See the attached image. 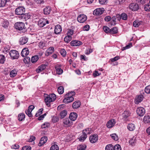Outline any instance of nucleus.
<instances>
[{
	"label": "nucleus",
	"instance_id": "55",
	"mask_svg": "<svg viewBox=\"0 0 150 150\" xmlns=\"http://www.w3.org/2000/svg\"><path fill=\"white\" fill-rule=\"evenodd\" d=\"M145 91L147 93H150V85L148 86L145 87Z\"/></svg>",
	"mask_w": 150,
	"mask_h": 150
},
{
	"label": "nucleus",
	"instance_id": "51",
	"mask_svg": "<svg viewBox=\"0 0 150 150\" xmlns=\"http://www.w3.org/2000/svg\"><path fill=\"white\" fill-rule=\"evenodd\" d=\"M31 147L30 146H25L22 147L21 150H30Z\"/></svg>",
	"mask_w": 150,
	"mask_h": 150
},
{
	"label": "nucleus",
	"instance_id": "58",
	"mask_svg": "<svg viewBox=\"0 0 150 150\" xmlns=\"http://www.w3.org/2000/svg\"><path fill=\"white\" fill-rule=\"evenodd\" d=\"M61 54L63 56L65 57L66 55V52L65 50L64 49H62L60 51Z\"/></svg>",
	"mask_w": 150,
	"mask_h": 150
},
{
	"label": "nucleus",
	"instance_id": "40",
	"mask_svg": "<svg viewBox=\"0 0 150 150\" xmlns=\"http://www.w3.org/2000/svg\"><path fill=\"white\" fill-rule=\"evenodd\" d=\"M104 32L106 33H109L110 34V29L108 27L106 26H104L103 28Z\"/></svg>",
	"mask_w": 150,
	"mask_h": 150
},
{
	"label": "nucleus",
	"instance_id": "43",
	"mask_svg": "<svg viewBox=\"0 0 150 150\" xmlns=\"http://www.w3.org/2000/svg\"><path fill=\"white\" fill-rule=\"evenodd\" d=\"M113 146L112 144L107 145L105 148V150H113Z\"/></svg>",
	"mask_w": 150,
	"mask_h": 150
},
{
	"label": "nucleus",
	"instance_id": "8",
	"mask_svg": "<svg viewBox=\"0 0 150 150\" xmlns=\"http://www.w3.org/2000/svg\"><path fill=\"white\" fill-rule=\"evenodd\" d=\"M136 112L137 114L139 116H142L145 113V110L142 107H139L137 109Z\"/></svg>",
	"mask_w": 150,
	"mask_h": 150
},
{
	"label": "nucleus",
	"instance_id": "13",
	"mask_svg": "<svg viewBox=\"0 0 150 150\" xmlns=\"http://www.w3.org/2000/svg\"><path fill=\"white\" fill-rule=\"evenodd\" d=\"M89 140L91 143H94L96 142L98 140L97 135L94 134L90 136L89 137Z\"/></svg>",
	"mask_w": 150,
	"mask_h": 150
},
{
	"label": "nucleus",
	"instance_id": "28",
	"mask_svg": "<svg viewBox=\"0 0 150 150\" xmlns=\"http://www.w3.org/2000/svg\"><path fill=\"white\" fill-rule=\"evenodd\" d=\"M17 74V71L15 69H14L10 72V76L11 77L15 76Z\"/></svg>",
	"mask_w": 150,
	"mask_h": 150
},
{
	"label": "nucleus",
	"instance_id": "62",
	"mask_svg": "<svg viewBox=\"0 0 150 150\" xmlns=\"http://www.w3.org/2000/svg\"><path fill=\"white\" fill-rule=\"evenodd\" d=\"M11 148L13 149H18L19 147V146L17 144H15L13 145H12L11 146Z\"/></svg>",
	"mask_w": 150,
	"mask_h": 150
},
{
	"label": "nucleus",
	"instance_id": "31",
	"mask_svg": "<svg viewBox=\"0 0 150 150\" xmlns=\"http://www.w3.org/2000/svg\"><path fill=\"white\" fill-rule=\"evenodd\" d=\"M67 112L65 110H64L61 112L60 114V117L61 118H63L67 115Z\"/></svg>",
	"mask_w": 150,
	"mask_h": 150
},
{
	"label": "nucleus",
	"instance_id": "10",
	"mask_svg": "<svg viewBox=\"0 0 150 150\" xmlns=\"http://www.w3.org/2000/svg\"><path fill=\"white\" fill-rule=\"evenodd\" d=\"M49 23V21L44 18H41L38 22V24L41 27H43L46 24Z\"/></svg>",
	"mask_w": 150,
	"mask_h": 150
},
{
	"label": "nucleus",
	"instance_id": "5",
	"mask_svg": "<svg viewBox=\"0 0 150 150\" xmlns=\"http://www.w3.org/2000/svg\"><path fill=\"white\" fill-rule=\"evenodd\" d=\"M129 9L132 11H135L138 10L139 7L138 4L136 3H131L128 6Z\"/></svg>",
	"mask_w": 150,
	"mask_h": 150
},
{
	"label": "nucleus",
	"instance_id": "14",
	"mask_svg": "<svg viewBox=\"0 0 150 150\" xmlns=\"http://www.w3.org/2000/svg\"><path fill=\"white\" fill-rule=\"evenodd\" d=\"M62 31L61 26L59 25H57L55 27L54 33L56 34L60 33Z\"/></svg>",
	"mask_w": 150,
	"mask_h": 150
},
{
	"label": "nucleus",
	"instance_id": "27",
	"mask_svg": "<svg viewBox=\"0 0 150 150\" xmlns=\"http://www.w3.org/2000/svg\"><path fill=\"white\" fill-rule=\"evenodd\" d=\"M135 128V126L134 124L131 123L129 124L127 126V128L130 131H133Z\"/></svg>",
	"mask_w": 150,
	"mask_h": 150
},
{
	"label": "nucleus",
	"instance_id": "37",
	"mask_svg": "<svg viewBox=\"0 0 150 150\" xmlns=\"http://www.w3.org/2000/svg\"><path fill=\"white\" fill-rule=\"evenodd\" d=\"M130 113L127 111H125L122 114V117L124 118H126L129 117Z\"/></svg>",
	"mask_w": 150,
	"mask_h": 150
},
{
	"label": "nucleus",
	"instance_id": "12",
	"mask_svg": "<svg viewBox=\"0 0 150 150\" xmlns=\"http://www.w3.org/2000/svg\"><path fill=\"white\" fill-rule=\"evenodd\" d=\"M115 123V120L114 119H112L108 122L106 126L108 128H111L114 126Z\"/></svg>",
	"mask_w": 150,
	"mask_h": 150
},
{
	"label": "nucleus",
	"instance_id": "57",
	"mask_svg": "<svg viewBox=\"0 0 150 150\" xmlns=\"http://www.w3.org/2000/svg\"><path fill=\"white\" fill-rule=\"evenodd\" d=\"M50 97V98L53 101H54L56 99V96L54 94H52L50 95L49 96Z\"/></svg>",
	"mask_w": 150,
	"mask_h": 150
},
{
	"label": "nucleus",
	"instance_id": "49",
	"mask_svg": "<svg viewBox=\"0 0 150 150\" xmlns=\"http://www.w3.org/2000/svg\"><path fill=\"white\" fill-rule=\"evenodd\" d=\"M6 60L5 56L1 54V64H3Z\"/></svg>",
	"mask_w": 150,
	"mask_h": 150
},
{
	"label": "nucleus",
	"instance_id": "50",
	"mask_svg": "<svg viewBox=\"0 0 150 150\" xmlns=\"http://www.w3.org/2000/svg\"><path fill=\"white\" fill-rule=\"evenodd\" d=\"M9 0H1V7H3L5 6L7 1H8Z\"/></svg>",
	"mask_w": 150,
	"mask_h": 150
},
{
	"label": "nucleus",
	"instance_id": "32",
	"mask_svg": "<svg viewBox=\"0 0 150 150\" xmlns=\"http://www.w3.org/2000/svg\"><path fill=\"white\" fill-rule=\"evenodd\" d=\"M86 147L85 144H81L79 145L77 147V150H85Z\"/></svg>",
	"mask_w": 150,
	"mask_h": 150
},
{
	"label": "nucleus",
	"instance_id": "20",
	"mask_svg": "<svg viewBox=\"0 0 150 150\" xmlns=\"http://www.w3.org/2000/svg\"><path fill=\"white\" fill-rule=\"evenodd\" d=\"M29 53V51L28 48L23 49L21 53V56L23 57H25L28 55Z\"/></svg>",
	"mask_w": 150,
	"mask_h": 150
},
{
	"label": "nucleus",
	"instance_id": "7",
	"mask_svg": "<svg viewBox=\"0 0 150 150\" xmlns=\"http://www.w3.org/2000/svg\"><path fill=\"white\" fill-rule=\"evenodd\" d=\"M104 11V8H98L93 11V14L95 15H100L103 13Z\"/></svg>",
	"mask_w": 150,
	"mask_h": 150
},
{
	"label": "nucleus",
	"instance_id": "48",
	"mask_svg": "<svg viewBox=\"0 0 150 150\" xmlns=\"http://www.w3.org/2000/svg\"><path fill=\"white\" fill-rule=\"evenodd\" d=\"M121 150V148L119 144H116L114 147L113 150Z\"/></svg>",
	"mask_w": 150,
	"mask_h": 150
},
{
	"label": "nucleus",
	"instance_id": "34",
	"mask_svg": "<svg viewBox=\"0 0 150 150\" xmlns=\"http://www.w3.org/2000/svg\"><path fill=\"white\" fill-rule=\"evenodd\" d=\"M87 138V135L84 133H82L81 137L79 138V140L80 141L83 142Z\"/></svg>",
	"mask_w": 150,
	"mask_h": 150
},
{
	"label": "nucleus",
	"instance_id": "56",
	"mask_svg": "<svg viewBox=\"0 0 150 150\" xmlns=\"http://www.w3.org/2000/svg\"><path fill=\"white\" fill-rule=\"evenodd\" d=\"M132 46V44L130 43L129 45H127L126 46L122 47V51H124L125 50L127 49H128L130 48Z\"/></svg>",
	"mask_w": 150,
	"mask_h": 150
},
{
	"label": "nucleus",
	"instance_id": "39",
	"mask_svg": "<svg viewBox=\"0 0 150 150\" xmlns=\"http://www.w3.org/2000/svg\"><path fill=\"white\" fill-rule=\"evenodd\" d=\"M57 91L60 94H62L64 92V88L62 86L59 87L58 88Z\"/></svg>",
	"mask_w": 150,
	"mask_h": 150
},
{
	"label": "nucleus",
	"instance_id": "1",
	"mask_svg": "<svg viewBox=\"0 0 150 150\" xmlns=\"http://www.w3.org/2000/svg\"><path fill=\"white\" fill-rule=\"evenodd\" d=\"M75 95L74 91H72L65 95V98L64 99L63 102L65 103H68L73 101L74 98L73 96Z\"/></svg>",
	"mask_w": 150,
	"mask_h": 150
},
{
	"label": "nucleus",
	"instance_id": "6",
	"mask_svg": "<svg viewBox=\"0 0 150 150\" xmlns=\"http://www.w3.org/2000/svg\"><path fill=\"white\" fill-rule=\"evenodd\" d=\"M87 16L84 14H80L77 17L78 21L80 23H83L87 20Z\"/></svg>",
	"mask_w": 150,
	"mask_h": 150
},
{
	"label": "nucleus",
	"instance_id": "63",
	"mask_svg": "<svg viewBox=\"0 0 150 150\" xmlns=\"http://www.w3.org/2000/svg\"><path fill=\"white\" fill-rule=\"evenodd\" d=\"M116 17L115 16H113L112 18H111V21H113L114 23H112V24L113 25L115 24V22L116 21Z\"/></svg>",
	"mask_w": 150,
	"mask_h": 150
},
{
	"label": "nucleus",
	"instance_id": "22",
	"mask_svg": "<svg viewBox=\"0 0 150 150\" xmlns=\"http://www.w3.org/2000/svg\"><path fill=\"white\" fill-rule=\"evenodd\" d=\"M54 51V48L53 47H51L49 48L45 52V55L48 56L53 53Z\"/></svg>",
	"mask_w": 150,
	"mask_h": 150
},
{
	"label": "nucleus",
	"instance_id": "24",
	"mask_svg": "<svg viewBox=\"0 0 150 150\" xmlns=\"http://www.w3.org/2000/svg\"><path fill=\"white\" fill-rule=\"evenodd\" d=\"M81 103L79 101L74 102L72 105V107L73 108L76 109L78 108L80 106Z\"/></svg>",
	"mask_w": 150,
	"mask_h": 150
},
{
	"label": "nucleus",
	"instance_id": "19",
	"mask_svg": "<svg viewBox=\"0 0 150 150\" xmlns=\"http://www.w3.org/2000/svg\"><path fill=\"white\" fill-rule=\"evenodd\" d=\"M47 139V137H42L38 144V146H41L45 143Z\"/></svg>",
	"mask_w": 150,
	"mask_h": 150
},
{
	"label": "nucleus",
	"instance_id": "64",
	"mask_svg": "<svg viewBox=\"0 0 150 150\" xmlns=\"http://www.w3.org/2000/svg\"><path fill=\"white\" fill-rule=\"evenodd\" d=\"M8 48L7 47H4V49L2 50V52L6 54L7 52H8Z\"/></svg>",
	"mask_w": 150,
	"mask_h": 150
},
{
	"label": "nucleus",
	"instance_id": "61",
	"mask_svg": "<svg viewBox=\"0 0 150 150\" xmlns=\"http://www.w3.org/2000/svg\"><path fill=\"white\" fill-rule=\"evenodd\" d=\"M26 114L29 117H31L32 116L31 112L30 110H28L25 111Z\"/></svg>",
	"mask_w": 150,
	"mask_h": 150
},
{
	"label": "nucleus",
	"instance_id": "36",
	"mask_svg": "<svg viewBox=\"0 0 150 150\" xmlns=\"http://www.w3.org/2000/svg\"><path fill=\"white\" fill-rule=\"evenodd\" d=\"M18 118L19 121H21L25 118V115L23 113H21L18 115Z\"/></svg>",
	"mask_w": 150,
	"mask_h": 150
},
{
	"label": "nucleus",
	"instance_id": "35",
	"mask_svg": "<svg viewBox=\"0 0 150 150\" xmlns=\"http://www.w3.org/2000/svg\"><path fill=\"white\" fill-rule=\"evenodd\" d=\"M110 34H115L117 33V29L116 27H114L110 29Z\"/></svg>",
	"mask_w": 150,
	"mask_h": 150
},
{
	"label": "nucleus",
	"instance_id": "17",
	"mask_svg": "<svg viewBox=\"0 0 150 150\" xmlns=\"http://www.w3.org/2000/svg\"><path fill=\"white\" fill-rule=\"evenodd\" d=\"M1 26L2 27L5 28L8 27L9 23L8 21L7 20L1 18Z\"/></svg>",
	"mask_w": 150,
	"mask_h": 150
},
{
	"label": "nucleus",
	"instance_id": "60",
	"mask_svg": "<svg viewBox=\"0 0 150 150\" xmlns=\"http://www.w3.org/2000/svg\"><path fill=\"white\" fill-rule=\"evenodd\" d=\"M120 59V57L118 56H117L115 57L111 58L110 60L112 62L116 61Z\"/></svg>",
	"mask_w": 150,
	"mask_h": 150
},
{
	"label": "nucleus",
	"instance_id": "59",
	"mask_svg": "<svg viewBox=\"0 0 150 150\" xmlns=\"http://www.w3.org/2000/svg\"><path fill=\"white\" fill-rule=\"evenodd\" d=\"M73 30L71 29H69L68 30V31L67 33V35H70L71 36L73 34Z\"/></svg>",
	"mask_w": 150,
	"mask_h": 150
},
{
	"label": "nucleus",
	"instance_id": "47",
	"mask_svg": "<svg viewBox=\"0 0 150 150\" xmlns=\"http://www.w3.org/2000/svg\"><path fill=\"white\" fill-rule=\"evenodd\" d=\"M39 47L40 48H44L45 47V44L43 42L41 41L39 43Z\"/></svg>",
	"mask_w": 150,
	"mask_h": 150
},
{
	"label": "nucleus",
	"instance_id": "45",
	"mask_svg": "<svg viewBox=\"0 0 150 150\" xmlns=\"http://www.w3.org/2000/svg\"><path fill=\"white\" fill-rule=\"evenodd\" d=\"M91 131V129L89 128L86 129L82 131V133H84L85 135H87V134H90L91 133L90 132Z\"/></svg>",
	"mask_w": 150,
	"mask_h": 150
},
{
	"label": "nucleus",
	"instance_id": "53",
	"mask_svg": "<svg viewBox=\"0 0 150 150\" xmlns=\"http://www.w3.org/2000/svg\"><path fill=\"white\" fill-rule=\"evenodd\" d=\"M50 125V124L49 123L46 122L42 125L41 127L42 129H45L48 127Z\"/></svg>",
	"mask_w": 150,
	"mask_h": 150
},
{
	"label": "nucleus",
	"instance_id": "46",
	"mask_svg": "<svg viewBox=\"0 0 150 150\" xmlns=\"http://www.w3.org/2000/svg\"><path fill=\"white\" fill-rule=\"evenodd\" d=\"M21 16L22 17L24 18L25 20H27L30 18V14L28 13H26L23 14Z\"/></svg>",
	"mask_w": 150,
	"mask_h": 150
},
{
	"label": "nucleus",
	"instance_id": "3",
	"mask_svg": "<svg viewBox=\"0 0 150 150\" xmlns=\"http://www.w3.org/2000/svg\"><path fill=\"white\" fill-rule=\"evenodd\" d=\"M10 57L13 59H17L19 56L18 51L15 50H11L9 52Z\"/></svg>",
	"mask_w": 150,
	"mask_h": 150
},
{
	"label": "nucleus",
	"instance_id": "25",
	"mask_svg": "<svg viewBox=\"0 0 150 150\" xmlns=\"http://www.w3.org/2000/svg\"><path fill=\"white\" fill-rule=\"evenodd\" d=\"M51 11L50 7L47 6L44 9V13L45 14L48 15L50 14Z\"/></svg>",
	"mask_w": 150,
	"mask_h": 150
},
{
	"label": "nucleus",
	"instance_id": "16",
	"mask_svg": "<svg viewBox=\"0 0 150 150\" xmlns=\"http://www.w3.org/2000/svg\"><path fill=\"white\" fill-rule=\"evenodd\" d=\"M144 96L142 95H140L137 96L135 99V103L137 104L141 102L143 100Z\"/></svg>",
	"mask_w": 150,
	"mask_h": 150
},
{
	"label": "nucleus",
	"instance_id": "18",
	"mask_svg": "<svg viewBox=\"0 0 150 150\" xmlns=\"http://www.w3.org/2000/svg\"><path fill=\"white\" fill-rule=\"evenodd\" d=\"M70 44L72 46H77L82 45L83 43L79 41L74 40L72 41Z\"/></svg>",
	"mask_w": 150,
	"mask_h": 150
},
{
	"label": "nucleus",
	"instance_id": "26",
	"mask_svg": "<svg viewBox=\"0 0 150 150\" xmlns=\"http://www.w3.org/2000/svg\"><path fill=\"white\" fill-rule=\"evenodd\" d=\"M142 22L138 20H136L134 21L133 23V26L135 27H138L140 25L142 24Z\"/></svg>",
	"mask_w": 150,
	"mask_h": 150
},
{
	"label": "nucleus",
	"instance_id": "21",
	"mask_svg": "<svg viewBox=\"0 0 150 150\" xmlns=\"http://www.w3.org/2000/svg\"><path fill=\"white\" fill-rule=\"evenodd\" d=\"M77 117V114L74 112H71L69 115L70 119L72 121H75Z\"/></svg>",
	"mask_w": 150,
	"mask_h": 150
},
{
	"label": "nucleus",
	"instance_id": "44",
	"mask_svg": "<svg viewBox=\"0 0 150 150\" xmlns=\"http://www.w3.org/2000/svg\"><path fill=\"white\" fill-rule=\"evenodd\" d=\"M121 19L124 20H126L127 19V14L124 13H122L121 14Z\"/></svg>",
	"mask_w": 150,
	"mask_h": 150
},
{
	"label": "nucleus",
	"instance_id": "33",
	"mask_svg": "<svg viewBox=\"0 0 150 150\" xmlns=\"http://www.w3.org/2000/svg\"><path fill=\"white\" fill-rule=\"evenodd\" d=\"M72 39V37L70 35H67L66 36L64 39V41L67 43H68Z\"/></svg>",
	"mask_w": 150,
	"mask_h": 150
},
{
	"label": "nucleus",
	"instance_id": "38",
	"mask_svg": "<svg viewBox=\"0 0 150 150\" xmlns=\"http://www.w3.org/2000/svg\"><path fill=\"white\" fill-rule=\"evenodd\" d=\"M38 59V57L37 55L33 56L31 58V62L33 63H35Z\"/></svg>",
	"mask_w": 150,
	"mask_h": 150
},
{
	"label": "nucleus",
	"instance_id": "23",
	"mask_svg": "<svg viewBox=\"0 0 150 150\" xmlns=\"http://www.w3.org/2000/svg\"><path fill=\"white\" fill-rule=\"evenodd\" d=\"M28 41V39L26 37H23L21 38L19 42L21 45H23L26 43Z\"/></svg>",
	"mask_w": 150,
	"mask_h": 150
},
{
	"label": "nucleus",
	"instance_id": "2",
	"mask_svg": "<svg viewBox=\"0 0 150 150\" xmlns=\"http://www.w3.org/2000/svg\"><path fill=\"white\" fill-rule=\"evenodd\" d=\"M15 28L19 30H23L25 29V24L22 22H18L15 24Z\"/></svg>",
	"mask_w": 150,
	"mask_h": 150
},
{
	"label": "nucleus",
	"instance_id": "42",
	"mask_svg": "<svg viewBox=\"0 0 150 150\" xmlns=\"http://www.w3.org/2000/svg\"><path fill=\"white\" fill-rule=\"evenodd\" d=\"M110 136L115 141H117L118 139V137L117 135L115 133L110 134Z\"/></svg>",
	"mask_w": 150,
	"mask_h": 150
},
{
	"label": "nucleus",
	"instance_id": "9",
	"mask_svg": "<svg viewBox=\"0 0 150 150\" xmlns=\"http://www.w3.org/2000/svg\"><path fill=\"white\" fill-rule=\"evenodd\" d=\"M44 97H45V102L46 105L48 107H49L50 105V103L53 101L48 95L45 94L44 95Z\"/></svg>",
	"mask_w": 150,
	"mask_h": 150
},
{
	"label": "nucleus",
	"instance_id": "11",
	"mask_svg": "<svg viewBox=\"0 0 150 150\" xmlns=\"http://www.w3.org/2000/svg\"><path fill=\"white\" fill-rule=\"evenodd\" d=\"M63 123L64 126L66 127L67 126H70L72 124V122L69 118H66L63 120Z\"/></svg>",
	"mask_w": 150,
	"mask_h": 150
},
{
	"label": "nucleus",
	"instance_id": "15",
	"mask_svg": "<svg viewBox=\"0 0 150 150\" xmlns=\"http://www.w3.org/2000/svg\"><path fill=\"white\" fill-rule=\"evenodd\" d=\"M46 67V65L45 64H42L38 67L36 69V71L37 73H40L45 69Z\"/></svg>",
	"mask_w": 150,
	"mask_h": 150
},
{
	"label": "nucleus",
	"instance_id": "29",
	"mask_svg": "<svg viewBox=\"0 0 150 150\" xmlns=\"http://www.w3.org/2000/svg\"><path fill=\"white\" fill-rule=\"evenodd\" d=\"M145 123L150 122V116L149 115L145 116L143 119Z\"/></svg>",
	"mask_w": 150,
	"mask_h": 150
},
{
	"label": "nucleus",
	"instance_id": "30",
	"mask_svg": "<svg viewBox=\"0 0 150 150\" xmlns=\"http://www.w3.org/2000/svg\"><path fill=\"white\" fill-rule=\"evenodd\" d=\"M136 142L137 139L136 138L133 137L129 140V143L132 146H134L136 143Z\"/></svg>",
	"mask_w": 150,
	"mask_h": 150
},
{
	"label": "nucleus",
	"instance_id": "54",
	"mask_svg": "<svg viewBox=\"0 0 150 150\" xmlns=\"http://www.w3.org/2000/svg\"><path fill=\"white\" fill-rule=\"evenodd\" d=\"M144 10L146 11H150V5L146 4L144 6Z\"/></svg>",
	"mask_w": 150,
	"mask_h": 150
},
{
	"label": "nucleus",
	"instance_id": "52",
	"mask_svg": "<svg viewBox=\"0 0 150 150\" xmlns=\"http://www.w3.org/2000/svg\"><path fill=\"white\" fill-rule=\"evenodd\" d=\"M43 110V109L42 108L38 110V112L36 113L35 116L37 117L40 116L41 114H42Z\"/></svg>",
	"mask_w": 150,
	"mask_h": 150
},
{
	"label": "nucleus",
	"instance_id": "4",
	"mask_svg": "<svg viewBox=\"0 0 150 150\" xmlns=\"http://www.w3.org/2000/svg\"><path fill=\"white\" fill-rule=\"evenodd\" d=\"M25 11V9L23 6H19L16 9L15 13L18 15H22L24 14Z\"/></svg>",
	"mask_w": 150,
	"mask_h": 150
},
{
	"label": "nucleus",
	"instance_id": "41",
	"mask_svg": "<svg viewBox=\"0 0 150 150\" xmlns=\"http://www.w3.org/2000/svg\"><path fill=\"white\" fill-rule=\"evenodd\" d=\"M50 150H59V147L57 144H54L51 146Z\"/></svg>",
	"mask_w": 150,
	"mask_h": 150
}]
</instances>
